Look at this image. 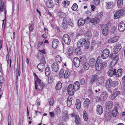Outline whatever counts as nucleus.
Returning <instances> with one entry per match:
<instances>
[{"mask_svg": "<svg viewBox=\"0 0 125 125\" xmlns=\"http://www.w3.org/2000/svg\"><path fill=\"white\" fill-rule=\"evenodd\" d=\"M125 14V10L121 9L116 11L114 16V19H117L122 17Z\"/></svg>", "mask_w": 125, "mask_h": 125, "instance_id": "f257e3e1", "label": "nucleus"}, {"mask_svg": "<svg viewBox=\"0 0 125 125\" xmlns=\"http://www.w3.org/2000/svg\"><path fill=\"white\" fill-rule=\"evenodd\" d=\"M40 53H39L38 55V58L39 60H40L42 61H43L44 63L45 62L44 57L43 54H45L46 52L44 49L39 50Z\"/></svg>", "mask_w": 125, "mask_h": 125, "instance_id": "f03ea898", "label": "nucleus"}, {"mask_svg": "<svg viewBox=\"0 0 125 125\" xmlns=\"http://www.w3.org/2000/svg\"><path fill=\"white\" fill-rule=\"evenodd\" d=\"M110 51L108 49H105L103 51L101 57L103 59H106L108 57Z\"/></svg>", "mask_w": 125, "mask_h": 125, "instance_id": "7ed1b4c3", "label": "nucleus"}, {"mask_svg": "<svg viewBox=\"0 0 125 125\" xmlns=\"http://www.w3.org/2000/svg\"><path fill=\"white\" fill-rule=\"evenodd\" d=\"M62 40L66 44L69 45L70 44L71 40L69 36L67 34H65L63 35Z\"/></svg>", "mask_w": 125, "mask_h": 125, "instance_id": "20e7f679", "label": "nucleus"}, {"mask_svg": "<svg viewBox=\"0 0 125 125\" xmlns=\"http://www.w3.org/2000/svg\"><path fill=\"white\" fill-rule=\"evenodd\" d=\"M101 57L98 56L96 62L95 64V69L97 71H100L102 69L99 63L101 61Z\"/></svg>", "mask_w": 125, "mask_h": 125, "instance_id": "39448f33", "label": "nucleus"}, {"mask_svg": "<svg viewBox=\"0 0 125 125\" xmlns=\"http://www.w3.org/2000/svg\"><path fill=\"white\" fill-rule=\"evenodd\" d=\"M102 33L103 35L106 36L108 34V30L107 25L105 24L102 25L101 27Z\"/></svg>", "mask_w": 125, "mask_h": 125, "instance_id": "423d86ee", "label": "nucleus"}, {"mask_svg": "<svg viewBox=\"0 0 125 125\" xmlns=\"http://www.w3.org/2000/svg\"><path fill=\"white\" fill-rule=\"evenodd\" d=\"M73 87V85L70 84L69 85L67 88L68 94L71 96L73 95L75 91Z\"/></svg>", "mask_w": 125, "mask_h": 125, "instance_id": "0eeeda50", "label": "nucleus"}, {"mask_svg": "<svg viewBox=\"0 0 125 125\" xmlns=\"http://www.w3.org/2000/svg\"><path fill=\"white\" fill-rule=\"evenodd\" d=\"M118 29L120 32H123L125 29V25L122 21L120 22L118 25Z\"/></svg>", "mask_w": 125, "mask_h": 125, "instance_id": "6e6552de", "label": "nucleus"}, {"mask_svg": "<svg viewBox=\"0 0 125 125\" xmlns=\"http://www.w3.org/2000/svg\"><path fill=\"white\" fill-rule=\"evenodd\" d=\"M108 95L107 93L106 92L102 93L99 98V100L102 101L105 100L107 99Z\"/></svg>", "mask_w": 125, "mask_h": 125, "instance_id": "1a4fd4ad", "label": "nucleus"}, {"mask_svg": "<svg viewBox=\"0 0 125 125\" xmlns=\"http://www.w3.org/2000/svg\"><path fill=\"white\" fill-rule=\"evenodd\" d=\"M37 68L40 72H41L44 71L45 66L44 63L40 62L38 65Z\"/></svg>", "mask_w": 125, "mask_h": 125, "instance_id": "9d476101", "label": "nucleus"}, {"mask_svg": "<svg viewBox=\"0 0 125 125\" xmlns=\"http://www.w3.org/2000/svg\"><path fill=\"white\" fill-rule=\"evenodd\" d=\"M116 70L114 69L113 67H111L109 70L108 72V75L110 76H112L113 75H115L116 74Z\"/></svg>", "mask_w": 125, "mask_h": 125, "instance_id": "9b49d317", "label": "nucleus"}, {"mask_svg": "<svg viewBox=\"0 0 125 125\" xmlns=\"http://www.w3.org/2000/svg\"><path fill=\"white\" fill-rule=\"evenodd\" d=\"M119 38V37L117 36H115L113 37L108 41V42L109 43H111L117 42Z\"/></svg>", "mask_w": 125, "mask_h": 125, "instance_id": "f8f14e48", "label": "nucleus"}, {"mask_svg": "<svg viewBox=\"0 0 125 125\" xmlns=\"http://www.w3.org/2000/svg\"><path fill=\"white\" fill-rule=\"evenodd\" d=\"M52 68L53 71L56 72L58 70L59 67L58 64L56 62H54L52 66Z\"/></svg>", "mask_w": 125, "mask_h": 125, "instance_id": "ddd939ff", "label": "nucleus"}, {"mask_svg": "<svg viewBox=\"0 0 125 125\" xmlns=\"http://www.w3.org/2000/svg\"><path fill=\"white\" fill-rule=\"evenodd\" d=\"M121 45L119 44H118L114 47L113 49V51L115 54L117 53L118 51L121 48Z\"/></svg>", "mask_w": 125, "mask_h": 125, "instance_id": "4468645a", "label": "nucleus"}, {"mask_svg": "<svg viewBox=\"0 0 125 125\" xmlns=\"http://www.w3.org/2000/svg\"><path fill=\"white\" fill-rule=\"evenodd\" d=\"M73 62L75 66L76 67H79L80 64L79 59L77 57H76L74 58Z\"/></svg>", "mask_w": 125, "mask_h": 125, "instance_id": "2eb2a0df", "label": "nucleus"}, {"mask_svg": "<svg viewBox=\"0 0 125 125\" xmlns=\"http://www.w3.org/2000/svg\"><path fill=\"white\" fill-rule=\"evenodd\" d=\"M86 40L83 38H81L77 42V46L78 47H82L84 45L85 43Z\"/></svg>", "mask_w": 125, "mask_h": 125, "instance_id": "dca6fc26", "label": "nucleus"}, {"mask_svg": "<svg viewBox=\"0 0 125 125\" xmlns=\"http://www.w3.org/2000/svg\"><path fill=\"white\" fill-rule=\"evenodd\" d=\"M119 58L117 55H116L114 57L111 61L110 64L111 65L114 66L117 62Z\"/></svg>", "mask_w": 125, "mask_h": 125, "instance_id": "f3484780", "label": "nucleus"}, {"mask_svg": "<svg viewBox=\"0 0 125 125\" xmlns=\"http://www.w3.org/2000/svg\"><path fill=\"white\" fill-rule=\"evenodd\" d=\"M46 5L48 7L52 8L54 6V3L52 0H48L46 2Z\"/></svg>", "mask_w": 125, "mask_h": 125, "instance_id": "a211bd4d", "label": "nucleus"}, {"mask_svg": "<svg viewBox=\"0 0 125 125\" xmlns=\"http://www.w3.org/2000/svg\"><path fill=\"white\" fill-rule=\"evenodd\" d=\"M96 110L98 114L99 115H101L103 112V109L102 107L100 105H98L97 106Z\"/></svg>", "mask_w": 125, "mask_h": 125, "instance_id": "6ab92c4d", "label": "nucleus"}, {"mask_svg": "<svg viewBox=\"0 0 125 125\" xmlns=\"http://www.w3.org/2000/svg\"><path fill=\"white\" fill-rule=\"evenodd\" d=\"M44 84L43 83H40L36 86H35V89L39 91H42L43 89Z\"/></svg>", "mask_w": 125, "mask_h": 125, "instance_id": "aec40b11", "label": "nucleus"}, {"mask_svg": "<svg viewBox=\"0 0 125 125\" xmlns=\"http://www.w3.org/2000/svg\"><path fill=\"white\" fill-rule=\"evenodd\" d=\"M85 22L84 19L82 18H80L78 21V25L79 26H82L84 25Z\"/></svg>", "mask_w": 125, "mask_h": 125, "instance_id": "412c9836", "label": "nucleus"}, {"mask_svg": "<svg viewBox=\"0 0 125 125\" xmlns=\"http://www.w3.org/2000/svg\"><path fill=\"white\" fill-rule=\"evenodd\" d=\"M73 85V87L75 91H77L80 88V84L78 81H76L75 82Z\"/></svg>", "mask_w": 125, "mask_h": 125, "instance_id": "4be33fe9", "label": "nucleus"}, {"mask_svg": "<svg viewBox=\"0 0 125 125\" xmlns=\"http://www.w3.org/2000/svg\"><path fill=\"white\" fill-rule=\"evenodd\" d=\"M105 86L106 88H111L112 86V80L111 79H108L106 81Z\"/></svg>", "mask_w": 125, "mask_h": 125, "instance_id": "5701e85b", "label": "nucleus"}, {"mask_svg": "<svg viewBox=\"0 0 125 125\" xmlns=\"http://www.w3.org/2000/svg\"><path fill=\"white\" fill-rule=\"evenodd\" d=\"M62 117L64 121H66L68 119V114L67 111H65L63 112Z\"/></svg>", "mask_w": 125, "mask_h": 125, "instance_id": "b1692460", "label": "nucleus"}, {"mask_svg": "<svg viewBox=\"0 0 125 125\" xmlns=\"http://www.w3.org/2000/svg\"><path fill=\"white\" fill-rule=\"evenodd\" d=\"M84 35L85 38L87 40H90L92 36L91 32L89 31L86 32Z\"/></svg>", "mask_w": 125, "mask_h": 125, "instance_id": "393cba45", "label": "nucleus"}, {"mask_svg": "<svg viewBox=\"0 0 125 125\" xmlns=\"http://www.w3.org/2000/svg\"><path fill=\"white\" fill-rule=\"evenodd\" d=\"M59 44V41L57 39H54L52 42V46L53 48H56L57 47Z\"/></svg>", "mask_w": 125, "mask_h": 125, "instance_id": "a878e982", "label": "nucleus"}, {"mask_svg": "<svg viewBox=\"0 0 125 125\" xmlns=\"http://www.w3.org/2000/svg\"><path fill=\"white\" fill-rule=\"evenodd\" d=\"M113 105V102L111 101H108L106 103V107L107 109H111Z\"/></svg>", "mask_w": 125, "mask_h": 125, "instance_id": "bb28decb", "label": "nucleus"}, {"mask_svg": "<svg viewBox=\"0 0 125 125\" xmlns=\"http://www.w3.org/2000/svg\"><path fill=\"white\" fill-rule=\"evenodd\" d=\"M113 5V3L112 2H106V7L107 9H109L112 8Z\"/></svg>", "mask_w": 125, "mask_h": 125, "instance_id": "cd10ccee", "label": "nucleus"}, {"mask_svg": "<svg viewBox=\"0 0 125 125\" xmlns=\"http://www.w3.org/2000/svg\"><path fill=\"white\" fill-rule=\"evenodd\" d=\"M99 21V20L97 18H93L91 19V23L93 25H96L98 23Z\"/></svg>", "mask_w": 125, "mask_h": 125, "instance_id": "c85d7f7f", "label": "nucleus"}, {"mask_svg": "<svg viewBox=\"0 0 125 125\" xmlns=\"http://www.w3.org/2000/svg\"><path fill=\"white\" fill-rule=\"evenodd\" d=\"M120 92L119 91H117L114 93H113L110 96L111 99L113 100L114 99L115 97L118 95L120 94Z\"/></svg>", "mask_w": 125, "mask_h": 125, "instance_id": "c756f323", "label": "nucleus"}, {"mask_svg": "<svg viewBox=\"0 0 125 125\" xmlns=\"http://www.w3.org/2000/svg\"><path fill=\"white\" fill-rule=\"evenodd\" d=\"M75 122L76 124L77 125H81L80 123V120L79 116L77 115H75Z\"/></svg>", "mask_w": 125, "mask_h": 125, "instance_id": "7c9ffc66", "label": "nucleus"}, {"mask_svg": "<svg viewBox=\"0 0 125 125\" xmlns=\"http://www.w3.org/2000/svg\"><path fill=\"white\" fill-rule=\"evenodd\" d=\"M75 105L77 109H79L80 108L81 105V102L79 99H77L76 100Z\"/></svg>", "mask_w": 125, "mask_h": 125, "instance_id": "2f4dec72", "label": "nucleus"}, {"mask_svg": "<svg viewBox=\"0 0 125 125\" xmlns=\"http://www.w3.org/2000/svg\"><path fill=\"white\" fill-rule=\"evenodd\" d=\"M67 21L65 18L63 19L62 23V27L64 29H65L67 28Z\"/></svg>", "mask_w": 125, "mask_h": 125, "instance_id": "473e14b6", "label": "nucleus"}, {"mask_svg": "<svg viewBox=\"0 0 125 125\" xmlns=\"http://www.w3.org/2000/svg\"><path fill=\"white\" fill-rule=\"evenodd\" d=\"M90 103V100L88 98H86L83 103V105L84 107L87 108L89 106Z\"/></svg>", "mask_w": 125, "mask_h": 125, "instance_id": "72a5a7b5", "label": "nucleus"}, {"mask_svg": "<svg viewBox=\"0 0 125 125\" xmlns=\"http://www.w3.org/2000/svg\"><path fill=\"white\" fill-rule=\"evenodd\" d=\"M61 111V109L59 106H57L54 109V111L57 115H59Z\"/></svg>", "mask_w": 125, "mask_h": 125, "instance_id": "f704fd0d", "label": "nucleus"}, {"mask_svg": "<svg viewBox=\"0 0 125 125\" xmlns=\"http://www.w3.org/2000/svg\"><path fill=\"white\" fill-rule=\"evenodd\" d=\"M70 97V96L69 97L67 100V105L69 107L71 106L72 103V98H71Z\"/></svg>", "mask_w": 125, "mask_h": 125, "instance_id": "c9c22d12", "label": "nucleus"}, {"mask_svg": "<svg viewBox=\"0 0 125 125\" xmlns=\"http://www.w3.org/2000/svg\"><path fill=\"white\" fill-rule=\"evenodd\" d=\"M100 65L102 69H104L105 68L107 65V63L105 62H102L101 61H101H100Z\"/></svg>", "mask_w": 125, "mask_h": 125, "instance_id": "e433bc0d", "label": "nucleus"}, {"mask_svg": "<svg viewBox=\"0 0 125 125\" xmlns=\"http://www.w3.org/2000/svg\"><path fill=\"white\" fill-rule=\"evenodd\" d=\"M62 84L61 82L59 81L56 84L55 87V89L57 90H60L62 87Z\"/></svg>", "mask_w": 125, "mask_h": 125, "instance_id": "4c0bfd02", "label": "nucleus"}, {"mask_svg": "<svg viewBox=\"0 0 125 125\" xmlns=\"http://www.w3.org/2000/svg\"><path fill=\"white\" fill-rule=\"evenodd\" d=\"M123 0H118L117 1V7L119 8H121L123 6Z\"/></svg>", "mask_w": 125, "mask_h": 125, "instance_id": "58836bf2", "label": "nucleus"}, {"mask_svg": "<svg viewBox=\"0 0 125 125\" xmlns=\"http://www.w3.org/2000/svg\"><path fill=\"white\" fill-rule=\"evenodd\" d=\"M45 72L46 76H48L50 73V71L49 67L47 66L46 67L45 69Z\"/></svg>", "mask_w": 125, "mask_h": 125, "instance_id": "ea45409f", "label": "nucleus"}, {"mask_svg": "<svg viewBox=\"0 0 125 125\" xmlns=\"http://www.w3.org/2000/svg\"><path fill=\"white\" fill-rule=\"evenodd\" d=\"M98 78V76L96 75H94L93 76L91 80V83L96 81Z\"/></svg>", "mask_w": 125, "mask_h": 125, "instance_id": "a19ab883", "label": "nucleus"}, {"mask_svg": "<svg viewBox=\"0 0 125 125\" xmlns=\"http://www.w3.org/2000/svg\"><path fill=\"white\" fill-rule=\"evenodd\" d=\"M70 3V1L67 0H63L62 2V4L63 5V7L66 8L69 5Z\"/></svg>", "mask_w": 125, "mask_h": 125, "instance_id": "79ce46f5", "label": "nucleus"}, {"mask_svg": "<svg viewBox=\"0 0 125 125\" xmlns=\"http://www.w3.org/2000/svg\"><path fill=\"white\" fill-rule=\"evenodd\" d=\"M89 67V64L87 62H85L83 64V67L84 70H87Z\"/></svg>", "mask_w": 125, "mask_h": 125, "instance_id": "37998d69", "label": "nucleus"}, {"mask_svg": "<svg viewBox=\"0 0 125 125\" xmlns=\"http://www.w3.org/2000/svg\"><path fill=\"white\" fill-rule=\"evenodd\" d=\"M112 114L114 117H116L118 115V112L117 110H114V109L112 111Z\"/></svg>", "mask_w": 125, "mask_h": 125, "instance_id": "c03bdc74", "label": "nucleus"}, {"mask_svg": "<svg viewBox=\"0 0 125 125\" xmlns=\"http://www.w3.org/2000/svg\"><path fill=\"white\" fill-rule=\"evenodd\" d=\"M73 51L72 48H69L67 50L66 53L69 56H70L72 54Z\"/></svg>", "mask_w": 125, "mask_h": 125, "instance_id": "a18cd8bd", "label": "nucleus"}, {"mask_svg": "<svg viewBox=\"0 0 125 125\" xmlns=\"http://www.w3.org/2000/svg\"><path fill=\"white\" fill-rule=\"evenodd\" d=\"M122 74V72L121 69H118L117 70L116 73V77H119L121 76Z\"/></svg>", "mask_w": 125, "mask_h": 125, "instance_id": "49530a36", "label": "nucleus"}, {"mask_svg": "<svg viewBox=\"0 0 125 125\" xmlns=\"http://www.w3.org/2000/svg\"><path fill=\"white\" fill-rule=\"evenodd\" d=\"M89 63L92 66L94 65L95 63V61L94 58H91L89 60Z\"/></svg>", "mask_w": 125, "mask_h": 125, "instance_id": "de8ad7c7", "label": "nucleus"}, {"mask_svg": "<svg viewBox=\"0 0 125 125\" xmlns=\"http://www.w3.org/2000/svg\"><path fill=\"white\" fill-rule=\"evenodd\" d=\"M83 116L84 120L85 121H87L88 119V117L87 115V113L85 111H83Z\"/></svg>", "mask_w": 125, "mask_h": 125, "instance_id": "09e8293b", "label": "nucleus"}, {"mask_svg": "<svg viewBox=\"0 0 125 125\" xmlns=\"http://www.w3.org/2000/svg\"><path fill=\"white\" fill-rule=\"evenodd\" d=\"M121 108V106L120 104H117L115 105L114 108V110H120Z\"/></svg>", "mask_w": 125, "mask_h": 125, "instance_id": "8fccbe9b", "label": "nucleus"}, {"mask_svg": "<svg viewBox=\"0 0 125 125\" xmlns=\"http://www.w3.org/2000/svg\"><path fill=\"white\" fill-rule=\"evenodd\" d=\"M79 59L80 62L81 63H83L86 60V59L85 56H82Z\"/></svg>", "mask_w": 125, "mask_h": 125, "instance_id": "3c124183", "label": "nucleus"}, {"mask_svg": "<svg viewBox=\"0 0 125 125\" xmlns=\"http://www.w3.org/2000/svg\"><path fill=\"white\" fill-rule=\"evenodd\" d=\"M78 6L76 3H74L72 6L71 8L72 10L74 11L76 10Z\"/></svg>", "mask_w": 125, "mask_h": 125, "instance_id": "603ef678", "label": "nucleus"}, {"mask_svg": "<svg viewBox=\"0 0 125 125\" xmlns=\"http://www.w3.org/2000/svg\"><path fill=\"white\" fill-rule=\"evenodd\" d=\"M55 60L57 62L59 63L61 61V57L59 55H57L56 57Z\"/></svg>", "mask_w": 125, "mask_h": 125, "instance_id": "864d4df0", "label": "nucleus"}, {"mask_svg": "<svg viewBox=\"0 0 125 125\" xmlns=\"http://www.w3.org/2000/svg\"><path fill=\"white\" fill-rule=\"evenodd\" d=\"M68 24L71 26L73 27L74 26L73 20L70 19H69L68 20Z\"/></svg>", "mask_w": 125, "mask_h": 125, "instance_id": "5fc2aeb1", "label": "nucleus"}, {"mask_svg": "<svg viewBox=\"0 0 125 125\" xmlns=\"http://www.w3.org/2000/svg\"><path fill=\"white\" fill-rule=\"evenodd\" d=\"M103 13L102 12H100L98 13L97 16V18L99 20L103 16Z\"/></svg>", "mask_w": 125, "mask_h": 125, "instance_id": "6e6d98bb", "label": "nucleus"}, {"mask_svg": "<svg viewBox=\"0 0 125 125\" xmlns=\"http://www.w3.org/2000/svg\"><path fill=\"white\" fill-rule=\"evenodd\" d=\"M69 74L70 72L69 71H66L64 75V78H67L69 76Z\"/></svg>", "mask_w": 125, "mask_h": 125, "instance_id": "4d7b16f0", "label": "nucleus"}, {"mask_svg": "<svg viewBox=\"0 0 125 125\" xmlns=\"http://www.w3.org/2000/svg\"><path fill=\"white\" fill-rule=\"evenodd\" d=\"M35 86H36L38 84H40V83H43V82H41V80L39 79H38L35 80Z\"/></svg>", "mask_w": 125, "mask_h": 125, "instance_id": "13d9d810", "label": "nucleus"}, {"mask_svg": "<svg viewBox=\"0 0 125 125\" xmlns=\"http://www.w3.org/2000/svg\"><path fill=\"white\" fill-rule=\"evenodd\" d=\"M89 42H86L85 41V43H84V46L85 49H88L89 47Z\"/></svg>", "mask_w": 125, "mask_h": 125, "instance_id": "bf43d9fd", "label": "nucleus"}, {"mask_svg": "<svg viewBox=\"0 0 125 125\" xmlns=\"http://www.w3.org/2000/svg\"><path fill=\"white\" fill-rule=\"evenodd\" d=\"M100 0H94L93 1V3L96 5H98L100 3Z\"/></svg>", "mask_w": 125, "mask_h": 125, "instance_id": "052dcab7", "label": "nucleus"}, {"mask_svg": "<svg viewBox=\"0 0 125 125\" xmlns=\"http://www.w3.org/2000/svg\"><path fill=\"white\" fill-rule=\"evenodd\" d=\"M118 84V83L116 81H114L113 82H112V86L113 87L116 86Z\"/></svg>", "mask_w": 125, "mask_h": 125, "instance_id": "680f3d73", "label": "nucleus"}, {"mask_svg": "<svg viewBox=\"0 0 125 125\" xmlns=\"http://www.w3.org/2000/svg\"><path fill=\"white\" fill-rule=\"evenodd\" d=\"M75 52L78 55L80 54L81 53V51L80 50L79 48H78L75 49Z\"/></svg>", "mask_w": 125, "mask_h": 125, "instance_id": "e2e57ef3", "label": "nucleus"}, {"mask_svg": "<svg viewBox=\"0 0 125 125\" xmlns=\"http://www.w3.org/2000/svg\"><path fill=\"white\" fill-rule=\"evenodd\" d=\"M4 82V79L3 77L2 76H0V84L1 85L2 83Z\"/></svg>", "mask_w": 125, "mask_h": 125, "instance_id": "0e129e2a", "label": "nucleus"}, {"mask_svg": "<svg viewBox=\"0 0 125 125\" xmlns=\"http://www.w3.org/2000/svg\"><path fill=\"white\" fill-rule=\"evenodd\" d=\"M116 28L115 27H113L111 29L110 31L112 33H114L116 30Z\"/></svg>", "mask_w": 125, "mask_h": 125, "instance_id": "69168bd1", "label": "nucleus"}, {"mask_svg": "<svg viewBox=\"0 0 125 125\" xmlns=\"http://www.w3.org/2000/svg\"><path fill=\"white\" fill-rule=\"evenodd\" d=\"M43 43V42H39L36 44V46L38 48H39L42 45Z\"/></svg>", "mask_w": 125, "mask_h": 125, "instance_id": "338daca9", "label": "nucleus"}, {"mask_svg": "<svg viewBox=\"0 0 125 125\" xmlns=\"http://www.w3.org/2000/svg\"><path fill=\"white\" fill-rule=\"evenodd\" d=\"M85 22H86L87 23L91 22V19L90 18L87 17L85 20Z\"/></svg>", "mask_w": 125, "mask_h": 125, "instance_id": "774afa93", "label": "nucleus"}]
</instances>
